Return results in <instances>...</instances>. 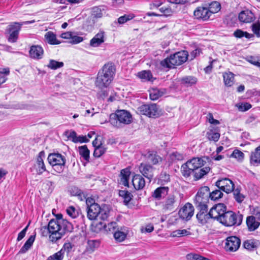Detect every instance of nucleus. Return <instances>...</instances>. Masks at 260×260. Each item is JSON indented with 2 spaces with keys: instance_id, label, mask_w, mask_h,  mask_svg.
<instances>
[{
  "instance_id": "obj_1",
  "label": "nucleus",
  "mask_w": 260,
  "mask_h": 260,
  "mask_svg": "<svg viewBox=\"0 0 260 260\" xmlns=\"http://www.w3.org/2000/svg\"><path fill=\"white\" fill-rule=\"evenodd\" d=\"M45 230L47 229L50 234L49 238L51 242L55 243L68 233H71L73 230V224L67 219L63 218L62 215L58 214L55 218L51 219L48 222L47 227H43Z\"/></svg>"
},
{
  "instance_id": "obj_2",
  "label": "nucleus",
  "mask_w": 260,
  "mask_h": 260,
  "mask_svg": "<svg viewBox=\"0 0 260 260\" xmlns=\"http://www.w3.org/2000/svg\"><path fill=\"white\" fill-rule=\"evenodd\" d=\"M115 69L111 63L105 64L97 75L95 84L96 87L102 89L108 87L113 79Z\"/></svg>"
},
{
  "instance_id": "obj_3",
  "label": "nucleus",
  "mask_w": 260,
  "mask_h": 260,
  "mask_svg": "<svg viewBox=\"0 0 260 260\" xmlns=\"http://www.w3.org/2000/svg\"><path fill=\"white\" fill-rule=\"evenodd\" d=\"M133 121L132 115L126 110H117L110 115L109 122L114 127L119 128L129 124Z\"/></svg>"
},
{
  "instance_id": "obj_4",
  "label": "nucleus",
  "mask_w": 260,
  "mask_h": 260,
  "mask_svg": "<svg viewBox=\"0 0 260 260\" xmlns=\"http://www.w3.org/2000/svg\"><path fill=\"white\" fill-rule=\"evenodd\" d=\"M109 213V207L106 205L100 207L98 204H91L87 207V217L90 220H107Z\"/></svg>"
},
{
  "instance_id": "obj_5",
  "label": "nucleus",
  "mask_w": 260,
  "mask_h": 260,
  "mask_svg": "<svg viewBox=\"0 0 260 260\" xmlns=\"http://www.w3.org/2000/svg\"><path fill=\"white\" fill-rule=\"evenodd\" d=\"M188 56L187 51H179L161 61L160 64L165 68H174L175 66H179L186 62Z\"/></svg>"
},
{
  "instance_id": "obj_6",
  "label": "nucleus",
  "mask_w": 260,
  "mask_h": 260,
  "mask_svg": "<svg viewBox=\"0 0 260 260\" xmlns=\"http://www.w3.org/2000/svg\"><path fill=\"white\" fill-rule=\"evenodd\" d=\"M243 215L239 213H236L232 211L224 212L220 219V222L226 226L239 225L241 224Z\"/></svg>"
},
{
  "instance_id": "obj_7",
  "label": "nucleus",
  "mask_w": 260,
  "mask_h": 260,
  "mask_svg": "<svg viewBox=\"0 0 260 260\" xmlns=\"http://www.w3.org/2000/svg\"><path fill=\"white\" fill-rule=\"evenodd\" d=\"M138 111L140 114L150 118H157L162 115V111L156 104H144L139 107Z\"/></svg>"
},
{
  "instance_id": "obj_8",
  "label": "nucleus",
  "mask_w": 260,
  "mask_h": 260,
  "mask_svg": "<svg viewBox=\"0 0 260 260\" xmlns=\"http://www.w3.org/2000/svg\"><path fill=\"white\" fill-rule=\"evenodd\" d=\"M32 22V21H27L22 22L11 23L6 30L10 35L8 38L9 42L11 43L16 42L18 39L19 32L21 28V26L24 24H30Z\"/></svg>"
},
{
  "instance_id": "obj_9",
  "label": "nucleus",
  "mask_w": 260,
  "mask_h": 260,
  "mask_svg": "<svg viewBox=\"0 0 260 260\" xmlns=\"http://www.w3.org/2000/svg\"><path fill=\"white\" fill-rule=\"evenodd\" d=\"M48 160L55 171L58 173L63 171L66 160L64 156L58 153H51L48 155Z\"/></svg>"
},
{
  "instance_id": "obj_10",
  "label": "nucleus",
  "mask_w": 260,
  "mask_h": 260,
  "mask_svg": "<svg viewBox=\"0 0 260 260\" xmlns=\"http://www.w3.org/2000/svg\"><path fill=\"white\" fill-rule=\"evenodd\" d=\"M210 188L208 186H203L198 190L194 199V204L196 207L208 206L209 201Z\"/></svg>"
},
{
  "instance_id": "obj_11",
  "label": "nucleus",
  "mask_w": 260,
  "mask_h": 260,
  "mask_svg": "<svg viewBox=\"0 0 260 260\" xmlns=\"http://www.w3.org/2000/svg\"><path fill=\"white\" fill-rule=\"evenodd\" d=\"M225 241L224 248L228 251H236L241 245L240 239L236 236L229 237L226 238Z\"/></svg>"
},
{
  "instance_id": "obj_12",
  "label": "nucleus",
  "mask_w": 260,
  "mask_h": 260,
  "mask_svg": "<svg viewBox=\"0 0 260 260\" xmlns=\"http://www.w3.org/2000/svg\"><path fill=\"white\" fill-rule=\"evenodd\" d=\"M196 208L199 210V212L196 215L199 223L202 225L205 224L210 218H212L210 211L208 212V206H203Z\"/></svg>"
},
{
  "instance_id": "obj_13",
  "label": "nucleus",
  "mask_w": 260,
  "mask_h": 260,
  "mask_svg": "<svg viewBox=\"0 0 260 260\" xmlns=\"http://www.w3.org/2000/svg\"><path fill=\"white\" fill-rule=\"evenodd\" d=\"M215 185L220 190L227 193H230L234 189L233 182L229 178H224L216 181Z\"/></svg>"
},
{
  "instance_id": "obj_14",
  "label": "nucleus",
  "mask_w": 260,
  "mask_h": 260,
  "mask_svg": "<svg viewBox=\"0 0 260 260\" xmlns=\"http://www.w3.org/2000/svg\"><path fill=\"white\" fill-rule=\"evenodd\" d=\"M194 211V207L192 204L187 203L179 211V216L181 218L188 221L193 215Z\"/></svg>"
},
{
  "instance_id": "obj_15",
  "label": "nucleus",
  "mask_w": 260,
  "mask_h": 260,
  "mask_svg": "<svg viewBox=\"0 0 260 260\" xmlns=\"http://www.w3.org/2000/svg\"><path fill=\"white\" fill-rule=\"evenodd\" d=\"M226 207L221 203L218 204L214 206L210 210L212 218L216 219L219 222L220 221V217L223 215L226 212Z\"/></svg>"
},
{
  "instance_id": "obj_16",
  "label": "nucleus",
  "mask_w": 260,
  "mask_h": 260,
  "mask_svg": "<svg viewBox=\"0 0 260 260\" xmlns=\"http://www.w3.org/2000/svg\"><path fill=\"white\" fill-rule=\"evenodd\" d=\"M226 207L221 203L218 204L214 206L210 210L212 218L216 219L219 222L220 221V217L223 215L226 212Z\"/></svg>"
},
{
  "instance_id": "obj_17",
  "label": "nucleus",
  "mask_w": 260,
  "mask_h": 260,
  "mask_svg": "<svg viewBox=\"0 0 260 260\" xmlns=\"http://www.w3.org/2000/svg\"><path fill=\"white\" fill-rule=\"evenodd\" d=\"M176 203V197L173 194H170L162 202V210L164 212L173 211L175 208Z\"/></svg>"
},
{
  "instance_id": "obj_18",
  "label": "nucleus",
  "mask_w": 260,
  "mask_h": 260,
  "mask_svg": "<svg viewBox=\"0 0 260 260\" xmlns=\"http://www.w3.org/2000/svg\"><path fill=\"white\" fill-rule=\"evenodd\" d=\"M194 15L197 19L207 20L211 17L207 7H199L194 11Z\"/></svg>"
},
{
  "instance_id": "obj_19",
  "label": "nucleus",
  "mask_w": 260,
  "mask_h": 260,
  "mask_svg": "<svg viewBox=\"0 0 260 260\" xmlns=\"http://www.w3.org/2000/svg\"><path fill=\"white\" fill-rule=\"evenodd\" d=\"M139 170L140 173L150 182L153 177V167L150 165L142 163L139 166Z\"/></svg>"
},
{
  "instance_id": "obj_20",
  "label": "nucleus",
  "mask_w": 260,
  "mask_h": 260,
  "mask_svg": "<svg viewBox=\"0 0 260 260\" xmlns=\"http://www.w3.org/2000/svg\"><path fill=\"white\" fill-rule=\"evenodd\" d=\"M239 20L244 23H250L254 21L255 17L253 13L249 10L243 11L239 14Z\"/></svg>"
},
{
  "instance_id": "obj_21",
  "label": "nucleus",
  "mask_w": 260,
  "mask_h": 260,
  "mask_svg": "<svg viewBox=\"0 0 260 260\" xmlns=\"http://www.w3.org/2000/svg\"><path fill=\"white\" fill-rule=\"evenodd\" d=\"M45 157V153L43 151H41L37 158L35 167L38 174L40 175L43 172L46 171V167L43 161V158Z\"/></svg>"
},
{
  "instance_id": "obj_22",
  "label": "nucleus",
  "mask_w": 260,
  "mask_h": 260,
  "mask_svg": "<svg viewBox=\"0 0 260 260\" xmlns=\"http://www.w3.org/2000/svg\"><path fill=\"white\" fill-rule=\"evenodd\" d=\"M29 53L30 57L39 59L42 58L44 50L39 45H33L30 47Z\"/></svg>"
},
{
  "instance_id": "obj_23",
  "label": "nucleus",
  "mask_w": 260,
  "mask_h": 260,
  "mask_svg": "<svg viewBox=\"0 0 260 260\" xmlns=\"http://www.w3.org/2000/svg\"><path fill=\"white\" fill-rule=\"evenodd\" d=\"M246 224L249 231H254L259 227L260 219H256L254 216H248L246 219Z\"/></svg>"
},
{
  "instance_id": "obj_24",
  "label": "nucleus",
  "mask_w": 260,
  "mask_h": 260,
  "mask_svg": "<svg viewBox=\"0 0 260 260\" xmlns=\"http://www.w3.org/2000/svg\"><path fill=\"white\" fill-rule=\"evenodd\" d=\"M132 183L136 190H140L144 188L145 185V181L144 178L139 174L134 176L132 179Z\"/></svg>"
},
{
  "instance_id": "obj_25",
  "label": "nucleus",
  "mask_w": 260,
  "mask_h": 260,
  "mask_svg": "<svg viewBox=\"0 0 260 260\" xmlns=\"http://www.w3.org/2000/svg\"><path fill=\"white\" fill-rule=\"evenodd\" d=\"M105 41V32L101 31L90 40V45L93 47L99 46Z\"/></svg>"
},
{
  "instance_id": "obj_26",
  "label": "nucleus",
  "mask_w": 260,
  "mask_h": 260,
  "mask_svg": "<svg viewBox=\"0 0 260 260\" xmlns=\"http://www.w3.org/2000/svg\"><path fill=\"white\" fill-rule=\"evenodd\" d=\"M189 167L192 168L193 171L201 168L206 163L202 158L194 157L190 160L187 161Z\"/></svg>"
},
{
  "instance_id": "obj_27",
  "label": "nucleus",
  "mask_w": 260,
  "mask_h": 260,
  "mask_svg": "<svg viewBox=\"0 0 260 260\" xmlns=\"http://www.w3.org/2000/svg\"><path fill=\"white\" fill-rule=\"evenodd\" d=\"M250 163L254 166H258L260 165V145L251 152Z\"/></svg>"
},
{
  "instance_id": "obj_28",
  "label": "nucleus",
  "mask_w": 260,
  "mask_h": 260,
  "mask_svg": "<svg viewBox=\"0 0 260 260\" xmlns=\"http://www.w3.org/2000/svg\"><path fill=\"white\" fill-rule=\"evenodd\" d=\"M128 234V229L126 227L121 228L117 230L114 233V237L117 241L122 242L125 240Z\"/></svg>"
},
{
  "instance_id": "obj_29",
  "label": "nucleus",
  "mask_w": 260,
  "mask_h": 260,
  "mask_svg": "<svg viewBox=\"0 0 260 260\" xmlns=\"http://www.w3.org/2000/svg\"><path fill=\"white\" fill-rule=\"evenodd\" d=\"M166 92L165 89H158L153 88L149 90V96L151 100L154 101L158 99Z\"/></svg>"
},
{
  "instance_id": "obj_30",
  "label": "nucleus",
  "mask_w": 260,
  "mask_h": 260,
  "mask_svg": "<svg viewBox=\"0 0 260 260\" xmlns=\"http://www.w3.org/2000/svg\"><path fill=\"white\" fill-rule=\"evenodd\" d=\"M168 187H159L157 188L153 192L152 197L157 200H160L168 194Z\"/></svg>"
},
{
  "instance_id": "obj_31",
  "label": "nucleus",
  "mask_w": 260,
  "mask_h": 260,
  "mask_svg": "<svg viewBox=\"0 0 260 260\" xmlns=\"http://www.w3.org/2000/svg\"><path fill=\"white\" fill-rule=\"evenodd\" d=\"M210 170V168L209 167H205L193 171L194 180H198L202 178L209 172Z\"/></svg>"
},
{
  "instance_id": "obj_32",
  "label": "nucleus",
  "mask_w": 260,
  "mask_h": 260,
  "mask_svg": "<svg viewBox=\"0 0 260 260\" xmlns=\"http://www.w3.org/2000/svg\"><path fill=\"white\" fill-rule=\"evenodd\" d=\"M131 172L127 168L122 169L120 172V183L125 186H128V180Z\"/></svg>"
},
{
  "instance_id": "obj_33",
  "label": "nucleus",
  "mask_w": 260,
  "mask_h": 260,
  "mask_svg": "<svg viewBox=\"0 0 260 260\" xmlns=\"http://www.w3.org/2000/svg\"><path fill=\"white\" fill-rule=\"evenodd\" d=\"M45 39L51 45H58L60 42L57 40L56 35L52 31H48L45 35Z\"/></svg>"
},
{
  "instance_id": "obj_34",
  "label": "nucleus",
  "mask_w": 260,
  "mask_h": 260,
  "mask_svg": "<svg viewBox=\"0 0 260 260\" xmlns=\"http://www.w3.org/2000/svg\"><path fill=\"white\" fill-rule=\"evenodd\" d=\"M223 80L226 86L230 87L234 83V74L232 72L224 73L223 74Z\"/></svg>"
},
{
  "instance_id": "obj_35",
  "label": "nucleus",
  "mask_w": 260,
  "mask_h": 260,
  "mask_svg": "<svg viewBox=\"0 0 260 260\" xmlns=\"http://www.w3.org/2000/svg\"><path fill=\"white\" fill-rule=\"evenodd\" d=\"M257 242L254 239H249L244 241L243 243V246L248 250H253L256 247Z\"/></svg>"
},
{
  "instance_id": "obj_36",
  "label": "nucleus",
  "mask_w": 260,
  "mask_h": 260,
  "mask_svg": "<svg viewBox=\"0 0 260 260\" xmlns=\"http://www.w3.org/2000/svg\"><path fill=\"white\" fill-rule=\"evenodd\" d=\"M35 239V235H31L20 250V253L26 252L32 246Z\"/></svg>"
},
{
  "instance_id": "obj_37",
  "label": "nucleus",
  "mask_w": 260,
  "mask_h": 260,
  "mask_svg": "<svg viewBox=\"0 0 260 260\" xmlns=\"http://www.w3.org/2000/svg\"><path fill=\"white\" fill-rule=\"evenodd\" d=\"M148 159L153 165H157L162 160V158L154 152L148 154Z\"/></svg>"
},
{
  "instance_id": "obj_38",
  "label": "nucleus",
  "mask_w": 260,
  "mask_h": 260,
  "mask_svg": "<svg viewBox=\"0 0 260 260\" xmlns=\"http://www.w3.org/2000/svg\"><path fill=\"white\" fill-rule=\"evenodd\" d=\"M197 81V78L193 76H186L180 79L181 83L187 86L195 84Z\"/></svg>"
},
{
  "instance_id": "obj_39",
  "label": "nucleus",
  "mask_w": 260,
  "mask_h": 260,
  "mask_svg": "<svg viewBox=\"0 0 260 260\" xmlns=\"http://www.w3.org/2000/svg\"><path fill=\"white\" fill-rule=\"evenodd\" d=\"M234 36L237 38L245 37L247 39H250L254 38V35L253 34H249L247 31H244L240 29H238L234 31Z\"/></svg>"
},
{
  "instance_id": "obj_40",
  "label": "nucleus",
  "mask_w": 260,
  "mask_h": 260,
  "mask_svg": "<svg viewBox=\"0 0 260 260\" xmlns=\"http://www.w3.org/2000/svg\"><path fill=\"white\" fill-rule=\"evenodd\" d=\"M119 195L123 199V202L125 205H127L128 203L131 201L133 196L127 190H119Z\"/></svg>"
},
{
  "instance_id": "obj_41",
  "label": "nucleus",
  "mask_w": 260,
  "mask_h": 260,
  "mask_svg": "<svg viewBox=\"0 0 260 260\" xmlns=\"http://www.w3.org/2000/svg\"><path fill=\"white\" fill-rule=\"evenodd\" d=\"M138 76L144 81H152V75L150 71H143L138 73Z\"/></svg>"
},
{
  "instance_id": "obj_42",
  "label": "nucleus",
  "mask_w": 260,
  "mask_h": 260,
  "mask_svg": "<svg viewBox=\"0 0 260 260\" xmlns=\"http://www.w3.org/2000/svg\"><path fill=\"white\" fill-rule=\"evenodd\" d=\"M187 161L185 164L182 165L181 167V172L182 175L184 177H189L191 173H193V170L189 166Z\"/></svg>"
},
{
  "instance_id": "obj_43",
  "label": "nucleus",
  "mask_w": 260,
  "mask_h": 260,
  "mask_svg": "<svg viewBox=\"0 0 260 260\" xmlns=\"http://www.w3.org/2000/svg\"><path fill=\"white\" fill-rule=\"evenodd\" d=\"M79 152L80 155L86 160H88L89 158V150L86 145L82 146L79 147Z\"/></svg>"
},
{
  "instance_id": "obj_44",
  "label": "nucleus",
  "mask_w": 260,
  "mask_h": 260,
  "mask_svg": "<svg viewBox=\"0 0 260 260\" xmlns=\"http://www.w3.org/2000/svg\"><path fill=\"white\" fill-rule=\"evenodd\" d=\"M208 9L211 16L212 14L217 13L220 10V5L217 2H213L210 4Z\"/></svg>"
},
{
  "instance_id": "obj_45",
  "label": "nucleus",
  "mask_w": 260,
  "mask_h": 260,
  "mask_svg": "<svg viewBox=\"0 0 260 260\" xmlns=\"http://www.w3.org/2000/svg\"><path fill=\"white\" fill-rule=\"evenodd\" d=\"M63 62H59L53 59H50L49 63L47 64V67L52 70H56L60 68L63 66Z\"/></svg>"
},
{
  "instance_id": "obj_46",
  "label": "nucleus",
  "mask_w": 260,
  "mask_h": 260,
  "mask_svg": "<svg viewBox=\"0 0 260 260\" xmlns=\"http://www.w3.org/2000/svg\"><path fill=\"white\" fill-rule=\"evenodd\" d=\"M106 148L102 145H98V146L94 148L93 155L95 157H100L106 152Z\"/></svg>"
},
{
  "instance_id": "obj_47",
  "label": "nucleus",
  "mask_w": 260,
  "mask_h": 260,
  "mask_svg": "<svg viewBox=\"0 0 260 260\" xmlns=\"http://www.w3.org/2000/svg\"><path fill=\"white\" fill-rule=\"evenodd\" d=\"M223 193L220 189H216L213 191L212 192H210V198L213 201H217L222 198Z\"/></svg>"
},
{
  "instance_id": "obj_48",
  "label": "nucleus",
  "mask_w": 260,
  "mask_h": 260,
  "mask_svg": "<svg viewBox=\"0 0 260 260\" xmlns=\"http://www.w3.org/2000/svg\"><path fill=\"white\" fill-rule=\"evenodd\" d=\"M100 245V242L98 240H91L87 242V249L93 251L95 248Z\"/></svg>"
},
{
  "instance_id": "obj_49",
  "label": "nucleus",
  "mask_w": 260,
  "mask_h": 260,
  "mask_svg": "<svg viewBox=\"0 0 260 260\" xmlns=\"http://www.w3.org/2000/svg\"><path fill=\"white\" fill-rule=\"evenodd\" d=\"M67 214L72 218H75L79 215V210L73 206L69 207L66 210Z\"/></svg>"
},
{
  "instance_id": "obj_50",
  "label": "nucleus",
  "mask_w": 260,
  "mask_h": 260,
  "mask_svg": "<svg viewBox=\"0 0 260 260\" xmlns=\"http://www.w3.org/2000/svg\"><path fill=\"white\" fill-rule=\"evenodd\" d=\"M207 135L209 140L214 141V142L218 141L220 136L219 133L214 132L212 131L208 132Z\"/></svg>"
},
{
  "instance_id": "obj_51",
  "label": "nucleus",
  "mask_w": 260,
  "mask_h": 260,
  "mask_svg": "<svg viewBox=\"0 0 260 260\" xmlns=\"http://www.w3.org/2000/svg\"><path fill=\"white\" fill-rule=\"evenodd\" d=\"M170 157L172 161L182 160L184 159V155L183 153L176 151L172 152L170 155Z\"/></svg>"
},
{
  "instance_id": "obj_52",
  "label": "nucleus",
  "mask_w": 260,
  "mask_h": 260,
  "mask_svg": "<svg viewBox=\"0 0 260 260\" xmlns=\"http://www.w3.org/2000/svg\"><path fill=\"white\" fill-rule=\"evenodd\" d=\"M64 255L59 250L52 255L49 256L46 260H62Z\"/></svg>"
},
{
  "instance_id": "obj_53",
  "label": "nucleus",
  "mask_w": 260,
  "mask_h": 260,
  "mask_svg": "<svg viewBox=\"0 0 260 260\" xmlns=\"http://www.w3.org/2000/svg\"><path fill=\"white\" fill-rule=\"evenodd\" d=\"M233 191L234 198L236 201L238 203H241L245 198L244 196L240 193V190L238 189L235 190L234 189Z\"/></svg>"
},
{
  "instance_id": "obj_54",
  "label": "nucleus",
  "mask_w": 260,
  "mask_h": 260,
  "mask_svg": "<svg viewBox=\"0 0 260 260\" xmlns=\"http://www.w3.org/2000/svg\"><path fill=\"white\" fill-rule=\"evenodd\" d=\"M190 234V232L186 230H185V229L178 230L174 231L172 233V236L173 237H180L181 236L189 235Z\"/></svg>"
},
{
  "instance_id": "obj_55",
  "label": "nucleus",
  "mask_w": 260,
  "mask_h": 260,
  "mask_svg": "<svg viewBox=\"0 0 260 260\" xmlns=\"http://www.w3.org/2000/svg\"><path fill=\"white\" fill-rule=\"evenodd\" d=\"M103 10L100 7H95L92 9V15L95 18H101L103 16Z\"/></svg>"
},
{
  "instance_id": "obj_56",
  "label": "nucleus",
  "mask_w": 260,
  "mask_h": 260,
  "mask_svg": "<svg viewBox=\"0 0 260 260\" xmlns=\"http://www.w3.org/2000/svg\"><path fill=\"white\" fill-rule=\"evenodd\" d=\"M231 157H234L238 160H242L244 158V154L241 151L236 149L233 152Z\"/></svg>"
},
{
  "instance_id": "obj_57",
  "label": "nucleus",
  "mask_w": 260,
  "mask_h": 260,
  "mask_svg": "<svg viewBox=\"0 0 260 260\" xmlns=\"http://www.w3.org/2000/svg\"><path fill=\"white\" fill-rule=\"evenodd\" d=\"M72 249V245L71 243L68 242L65 243L62 247L61 248L60 251L62 253V254L64 255L65 253H69Z\"/></svg>"
},
{
  "instance_id": "obj_58",
  "label": "nucleus",
  "mask_w": 260,
  "mask_h": 260,
  "mask_svg": "<svg viewBox=\"0 0 260 260\" xmlns=\"http://www.w3.org/2000/svg\"><path fill=\"white\" fill-rule=\"evenodd\" d=\"M133 18L134 16L132 15H124L118 19V23L120 24H122Z\"/></svg>"
},
{
  "instance_id": "obj_59",
  "label": "nucleus",
  "mask_w": 260,
  "mask_h": 260,
  "mask_svg": "<svg viewBox=\"0 0 260 260\" xmlns=\"http://www.w3.org/2000/svg\"><path fill=\"white\" fill-rule=\"evenodd\" d=\"M103 227L105 230L110 232H114L117 227V223L115 222H111L109 223L107 225L104 224Z\"/></svg>"
},
{
  "instance_id": "obj_60",
  "label": "nucleus",
  "mask_w": 260,
  "mask_h": 260,
  "mask_svg": "<svg viewBox=\"0 0 260 260\" xmlns=\"http://www.w3.org/2000/svg\"><path fill=\"white\" fill-rule=\"evenodd\" d=\"M251 28L253 32L257 37H260V23H255L252 24Z\"/></svg>"
},
{
  "instance_id": "obj_61",
  "label": "nucleus",
  "mask_w": 260,
  "mask_h": 260,
  "mask_svg": "<svg viewBox=\"0 0 260 260\" xmlns=\"http://www.w3.org/2000/svg\"><path fill=\"white\" fill-rule=\"evenodd\" d=\"M251 108V104L248 103H245L241 104V105L238 106V108L239 111L244 112L246 111Z\"/></svg>"
},
{
  "instance_id": "obj_62",
  "label": "nucleus",
  "mask_w": 260,
  "mask_h": 260,
  "mask_svg": "<svg viewBox=\"0 0 260 260\" xmlns=\"http://www.w3.org/2000/svg\"><path fill=\"white\" fill-rule=\"evenodd\" d=\"M159 11L166 16H170L172 14L171 9L166 7L160 8Z\"/></svg>"
},
{
  "instance_id": "obj_63",
  "label": "nucleus",
  "mask_w": 260,
  "mask_h": 260,
  "mask_svg": "<svg viewBox=\"0 0 260 260\" xmlns=\"http://www.w3.org/2000/svg\"><path fill=\"white\" fill-rule=\"evenodd\" d=\"M202 50L200 48H197L190 52V59L192 60L197 56H199L202 53Z\"/></svg>"
},
{
  "instance_id": "obj_64",
  "label": "nucleus",
  "mask_w": 260,
  "mask_h": 260,
  "mask_svg": "<svg viewBox=\"0 0 260 260\" xmlns=\"http://www.w3.org/2000/svg\"><path fill=\"white\" fill-rule=\"evenodd\" d=\"M83 41V37L72 35V38L71 39L70 43L73 44H76L82 42Z\"/></svg>"
}]
</instances>
